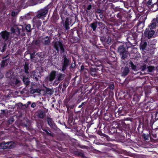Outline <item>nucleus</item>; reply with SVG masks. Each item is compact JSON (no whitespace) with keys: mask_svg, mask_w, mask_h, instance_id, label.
Segmentation results:
<instances>
[{"mask_svg":"<svg viewBox=\"0 0 158 158\" xmlns=\"http://www.w3.org/2000/svg\"><path fill=\"white\" fill-rule=\"evenodd\" d=\"M98 22L97 21H95L90 24V27L92 29L93 31H96L97 27L98 26Z\"/></svg>","mask_w":158,"mask_h":158,"instance_id":"393cba45","label":"nucleus"},{"mask_svg":"<svg viewBox=\"0 0 158 158\" xmlns=\"http://www.w3.org/2000/svg\"><path fill=\"white\" fill-rule=\"evenodd\" d=\"M36 109H39L43 107V104L41 102H37L36 105Z\"/></svg>","mask_w":158,"mask_h":158,"instance_id":"49530a36","label":"nucleus"},{"mask_svg":"<svg viewBox=\"0 0 158 158\" xmlns=\"http://www.w3.org/2000/svg\"><path fill=\"white\" fill-rule=\"evenodd\" d=\"M100 40L103 44H110L111 41V39L110 35H106L103 36L101 37Z\"/></svg>","mask_w":158,"mask_h":158,"instance_id":"dca6fc26","label":"nucleus"},{"mask_svg":"<svg viewBox=\"0 0 158 158\" xmlns=\"http://www.w3.org/2000/svg\"><path fill=\"white\" fill-rule=\"evenodd\" d=\"M82 100V99L81 98H79L78 99L77 101V102H76V104H77L78 103H79Z\"/></svg>","mask_w":158,"mask_h":158,"instance_id":"0e129e2a","label":"nucleus"},{"mask_svg":"<svg viewBox=\"0 0 158 158\" xmlns=\"http://www.w3.org/2000/svg\"><path fill=\"white\" fill-rule=\"evenodd\" d=\"M31 102L30 101H28L27 102V103L24 104H23L21 103H19L18 104V105L19 107H17V109H20V107H22L23 106H24L26 108H27L29 107V106L30 105H31Z\"/></svg>","mask_w":158,"mask_h":158,"instance_id":"c85d7f7f","label":"nucleus"},{"mask_svg":"<svg viewBox=\"0 0 158 158\" xmlns=\"http://www.w3.org/2000/svg\"><path fill=\"white\" fill-rule=\"evenodd\" d=\"M130 72L129 68L127 66H125L123 69L122 73V76L125 77Z\"/></svg>","mask_w":158,"mask_h":158,"instance_id":"412c9836","label":"nucleus"},{"mask_svg":"<svg viewBox=\"0 0 158 158\" xmlns=\"http://www.w3.org/2000/svg\"><path fill=\"white\" fill-rule=\"evenodd\" d=\"M54 46L55 49L58 52L59 51V48H60L61 54L64 52V45L62 43V41L60 40L55 42L54 44Z\"/></svg>","mask_w":158,"mask_h":158,"instance_id":"9b49d317","label":"nucleus"},{"mask_svg":"<svg viewBox=\"0 0 158 158\" xmlns=\"http://www.w3.org/2000/svg\"><path fill=\"white\" fill-rule=\"evenodd\" d=\"M23 81L24 84L26 86H27L29 85L30 83V81L29 80V78L27 79H25V78H23Z\"/></svg>","mask_w":158,"mask_h":158,"instance_id":"e433bc0d","label":"nucleus"},{"mask_svg":"<svg viewBox=\"0 0 158 158\" xmlns=\"http://www.w3.org/2000/svg\"><path fill=\"white\" fill-rule=\"evenodd\" d=\"M42 42L44 45H49L50 43V40L49 37L47 36L42 39Z\"/></svg>","mask_w":158,"mask_h":158,"instance_id":"5701e85b","label":"nucleus"},{"mask_svg":"<svg viewBox=\"0 0 158 158\" xmlns=\"http://www.w3.org/2000/svg\"><path fill=\"white\" fill-rule=\"evenodd\" d=\"M95 89H92L91 90V91H90V93H91V95H92V96H93V94L95 95Z\"/></svg>","mask_w":158,"mask_h":158,"instance_id":"13d9d810","label":"nucleus"},{"mask_svg":"<svg viewBox=\"0 0 158 158\" xmlns=\"http://www.w3.org/2000/svg\"><path fill=\"white\" fill-rule=\"evenodd\" d=\"M10 59V58L2 60L1 64V68H3L4 67L7 66L9 61Z\"/></svg>","mask_w":158,"mask_h":158,"instance_id":"4be33fe9","label":"nucleus"},{"mask_svg":"<svg viewBox=\"0 0 158 158\" xmlns=\"http://www.w3.org/2000/svg\"><path fill=\"white\" fill-rule=\"evenodd\" d=\"M65 76V74L60 73L58 74L56 80H57V81H60L64 79Z\"/></svg>","mask_w":158,"mask_h":158,"instance_id":"bb28decb","label":"nucleus"},{"mask_svg":"<svg viewBox=\"0 0 158 158\" xmlns=\"http://www.w3.org/2000/svg\"><path fill=\"white\" fill-rule=\"evenodd\" d=\"M45 92L47 94H48L50 95H51L52 94V90L50 89H49L48 88H46V90Z\"/></svg>","mask_w":158,"mask_h":158,"instance_id":"c03bdc74","label":"nucleus"},{"mask_svg":"<svg viewBox=\"0 0 158 158\" xmlns=\"http://www.w3.org/2000/svg\"><path fill=\"white\" fill-rule=\"evenodd\" d=\"M36 55L40 58L44 59V54L43 52H38L36 54Z\"/></svg>","mask_w":158,"mask_h":158,"instance_id":"37998d69","label":"nucleus"},{"mask_svg":"<svg viewBox=\"0 0 158 158\" xmlns=\"http://www.w3.org/2000/svg\"><path fill=\"white\" fill-rule=\"evenodd\" d=\"M141 97V95L135 94L134 95L133 97L131 98L132 100L131 101L132 105L134 106L136 105L139 102Z\"/></svg>","mask_w":158,"mask_h":158,"instance_id":"f3484780","label":"nucleus"},{"mask_svg":"<svg viewBox=\"0 0 158 158\" xmlns=\"http://www.w3.org/2000/svg\"><path fill=\"white\" fill-rule=\"evenodd\" d=\"M69 18H66V19L64 23L63 26L64 27L65 30H68L69 29L70 27H69V25H70L69 23Z\"/></svg>","mask_w":158,"mask_h":158,"instance_id":"b1692460","label":"nucleus"},{"mask_svg":"<svg viewBox=\"0 0 158 158\" xmlns=\"http://www.w3.org/2000/svg\"><path fill=\"white\" fill-rule=\"evenodd\" d=\"M103 11L99 9H97L96 10L95 12L98 14H103Z\"/></svg>","mask_w":158,"mask_h":158,"instance_id":"603ef678","label":"nucleus"},{"mask_svg":"<svg viewBox=\"0 0 158 158\" xmlns=\"http://www.w3.org/2000/svg\"><path fill=\"white\" fill-rule=\"evenodd\" d=\"M33 43L35 45H38L40 44V42L39 40H33Z\"/></svg>","mask_w":158,"mask_h":158,"instance_id":"3c124183","label":"nucleus"},{"mask_svg":"<svg viewBox=\"0 0 158 158\" xmlns=\"http://www.w3.org/2000/svg\"><path fill=\"white\" fill-rule=\"evenodd\" d=\"M92 8V6L91 4H89L88 5L87 9L88 10H90Z\"/></svg>","mask_w":158,"mask_h":158,"instance_id":"69168bd1","label":"nucleus"},{"mask_svg":"<svg viewBox=\"0 0 158 158\" xmlns=\"http://www.w3.org/2000/svg\"><path fill=\"white\" fill-rule=\"evenodd\" d=\"M53 19L55 20H58L59 19V16L57 14H54L53 15Z\"/></svg>","mask_w":158,"mask_h":158,"instance_id":"864d4df0","label":"nucleus"},{"mask_svg":"<svg viewBox=\"0 0 158 158\" xmlns=\"http://www.w3.org/2000/svg\"><path fill=\"white\" fill-rule=\"evenodd\" d=\"M130 98L129 94L125 91H120L119 93L118 98L119 100H126Z\"/></svg>","mask_w":158,"mask_h":158,"instance_id":"4468645a","label":"nucleus"},{"mask_svg":"<svg viewBox=\"0 0 158 158\" xmlns=\"http://www.w3.org/2000/svg\"><path fill=\"white\" fill-rule=\"evenodd\" d=\"M31 26L30 24H28L26 26L25 29L27 32H29L31 31Z\"/></svg>","mask_w":158,"mask_h":158,"instance_id":"a18cd8bd","label":"nucleus"},{"mask_svg":"<svg viewBox=\"0 0 158 158\" xmlns=\"http://www.w3.org/2000/svg\"><path fill=\"white\" fill-rule=\"evenodd\" d=\"M71 63V59L69 58L68 56L66 55H63L60 61V65L61 67V71L65 73L67 69L70 66Z\"/></svg>","mask_w":158,"mask_h":158,"instance_id":"0eeeda50","label":"nucleus"},{"mask_svg":"<svg viewBox=\"0 0 158 158\" xmlns=\"http://www.w3.org/2000/svg\"><path fill=\"white\" fill-rule=\"evenodd\" d=\"M22 77L23 78H25V79H27V78H28V74L23 73L22 75Z\"/></svg>","mask_w":158,"mask_h":158,"instance_id":"6e6d98bb","label":"nucleus"},{"mask_svg":"<svg viewBox=\"0 0 158 158\" xmlns=\"http://www.w3.org/2000/svg\"><path fill=\"white\" fill-rule=\"evenodd\" d=\"M24 72L25 73L27 74H28L29 73V72L28 71L29 68V64L28 63L25 62L24 66Z\"/></svg>","mask_w":158,"mask_h":158,"instance_id":"f704fd0d","label":"nucleus"},{"mask_svg":"<svg viewBox=\"0 0 158 158\" xmlns=\"http://www.w3.org/2000/svg\"><path fill=\"white\" fill-rule=\"evenodd\" d=\"M123 44H126L127 46L126 48L127 50L129 48L131 47L132 45V44L131 43V42L130 41L124 43Z\"/></svg>","mask_w":158,"mask_h":158,"instance_id":"79ce46f5","label":"nucleus"},{"mask_svg":"<svg viewBox=\"0 0 158 158\" xmlns=\"http://www.w3.org/2000/svg\"><path fill=\"white\" fill-rule=\"evenodd\" d=\"M114 84H110L109 85L108 88L106 89H109V91H111L112 92H114Z\"/></svg>","mask_w":158,"mask_h":158,"instance_id":"4c0bfd02","label":"nucleus"},{"mask_svg":"<svg viewBox=\"0 0 158 158\" xmlns=\"http://www.w3.org/2000/svg\"><path fill=\"white\" fill-rule=\"evenodd\" d=\"M60 16L61 19L62 20V21L61 23V24L64 23L65 20H66V18H67L68 17H66V15L63 12L60 13Z\"/></svg>","mask_w":158,"mask_h":158,"instance_id":"7c9ffc66","label":"nucleus"},{"mask_svg":"<svg viewBox=\"0 0 158 158\" xmlns=\"http://www.w3.org/2000/svg\"><path fill=\"white\" fill-rule=\"evenodd\" d=\"M143 137L144 139L146 140H148L149 139V136L148 135H146V134H144L143 135Z\"/></svg>","mask_w":158,"mask_h":158,"instance_id":"bf43d9fd","label":"nucleus"},{"mask_svg":"<svg viewBox=\"0 0 158 158\" xmlns=\"http://www.w3.org/2000/svg\"><path fill=\"white\" fill-rule=\"evenodd\" d=\"M141 24H142V27L143 28V27L144 26V22L143 23L142 22V21H139V23L138 24V27L140 25H141Z\"/></svg>","mask_w":158,"mask_h":158,"instance_id":"680f3d73","label":"nucleus"},{"mask_svg":"<svg viewBox=\"0 0 158 158\" xmlns=\"http://www.w3.org/2000/svg\"><path fill=\"white\" fill-rule=\"evenodd\" d=\"M84 59L85 61V64H82L81 68V72L84 73L85 77H88L89 74L92 76L97 75V69L95 66H102V63L100 61H95L93 59L92 56L86 53H83Z\"/></svg>","mask_w":158,"mask_h":158,"instance_id":"f257e3e1","label":"nucleus"},{"mask_svg":"<svg viewBox=\"0 0 158 158\" xmlns=\"http://www.w3.org/2000/svg\"><path fill=\"white\" fill-rule=\"evenodd\" d=\"M135 36L133 34H130L129 35L127 38V40L128 42H131L132 40H135Z\"/></svg>","mask_w":158,"mask_h":158,"instance_id":"c756f323","label":"nucleus"},{"mask_svg":"<svg viewBox=\"0 0 158 158\" xmlns=\"http://www.w3.org/2000/svg\"><path fill=\"white\" fill-rule=\"evenodd\" d=\"M40 18L36 16L32 19L33 27H37L38 29H39V27H40L42 24L41 21L39 19Z\"/></svg>","mask_w":158,"mask_h":158,"instance_id":"ddd939ff","label":"nucleus"},{"mask_svg":"<svg viewBox=\"0 0 158 158\" xmlns=\"http://www.w3.org/2000/svg\"><path fill=\"white\" fill-rule=\"evenodd\" d=\"M20 26L21 27L17 26H15L11 27L10 28L11 33L17 36L19 35L20 34L21 31L22 30L23 28L22 25H20Z\"/></svg>","mask_w":158,"mask_h":158,"instance_id":"9d476101","label":"nucleus"},{"mask_svg":"<svg viewBox=\"0 0 158 158\" xmlns=\"http://www.w3.org/2000/svg\"><path fill=\"white\" fill-rule=\"evenodd\" d=\"M117 17L118 18L122 20V22L121 23V26L118 27L119 29L122 31L124 32L126 31H127V28L128 27V25L126 22H125V20L127 18V15L125 12L124 11H121L118 12L117 15ZM120 26L119 25L118 27Z\"/></svg>","mask_w":158,"mask_h":158,"instance_id":"20e7f679","label":"nucleus"},{"mask_svg":"<svg viewBox=\"0 0 158 158\" xmlns=\"http://www.w3.org/2000/svg\"><path fill=\"white\" fill-rule=\"evenodd\" d=\"M76 77H74L72 79V81H73V85H75L76 83Z\"/></svg>","mask_w":158,"mask_h":158,"instance_id":"052dcab7","label":"nucleus"},{"mask_svg":"<svg viewBox=\"0 0 158 158\" xmlns=\"http://www.w3.org/2000/svg\"><path fill=\"white\" fill-rule=\"evenodd\" d=\"M72 33L73 36H75V34H77L78 37L80 39L81 38L83 35V31L81 29H77L76 28L73 29L72 31Z\"/></svg>","mask_w":158,"mask_h":158,"instance_id":"a211bd4d","label":"nucleus"},{"mask_svg":"<svg viewBox=\"0 0 158 158\" xmlns=\"http://www.w3.org/2000/svg\"><path fill=\"white\" fill-rule=\"evenodd\" d=\"M40 73L37 72H34L32 76V77L34 80L36 81H37L39 78H40V77L39 75Z\"/></svg>","mask_w":158,"mask_h":158,"instance_id":"a878e982","label":"nucleus"},{"mask_svg":"<svg viewBox=\"0 0 158 158\" xmlns=\"http://www.w3.org/2000/svg\"><path fill=\"white\" fill-rule=\"evenodd\" d=\"M147 4L148 5H151L152 6L153 5L152 2V0H149L147 2Z\"/></svg>","mask_w":158,"mask_h":158,"instance_id":"4d7b16f0","label":"nucleus"},{"mask_svg":"<svg viewBox=\"0 0 158 158\" xmlns=\"http://www.w3.org/2000/svg\"><path fill=\"white\" fill-rule=\"evenodd\" d=\"M75 66L76 64L75 63H72L71 64H70V66H69V69H73L75 67Z\"/></svg>","mask_w":158,"mask_h":158,"instance_id":"5fc2aeb1","label":"nucleus"},{"mask_svg":"<svg viewBox=\"0 0 158 158\" xmlns=\"http://www.w3.org/2000/svg\"><path fill=\"white\" fill-rule=\"evenodd\" d=\"M126 61H127V64H128V63H129V66L131 67V69L132 70H133L134 71H135L137 70V67L136 65H135L133 64V62H132V61H131L130 60H128L127 59V58Z\"/></svg>","mask_w":158,"mask_h":158,"instance_id":"aec40b11","label":"nucleus"},{"mask_svg":"<svg viewBox=\"0 0 158 158\" xmlns=\"http://www.w3.org/2000/svg\"><path fill=\"white\" fill-rule=\"evenodd\" d=\"M14 82H15V85L19 86L20 85V81L19 80L17 79H15L14 81Z\"/></svg>","mask_w":158,"mask_h":158,"instance_id":"de8ad7c7","label":"nucleus"},{"mask_svg":"<svg viewBox=\"0 0 158 158\" xmlns=\"http://www.w3.org/2000/svg\"><path fill=\"white\" fill-rule=\"evenodd\" d=\"M44 116V114L43 112H40V114L39 115V117L41 118H43Z\"/></svg>","mask_w":158,"mask_h":158,"instance_id":"338daca9","label":"nucleus"},{"mask_svg":"<svg viewBox=\"0 0 158 158\" xmlns=\"http://www.w3.org/2000/svg\"><path fill=\"white\" fill-rule=\"evenodd\" d=\"M56 71L55 70L51 71L48 76L47 77V80L50 82L53 81L56 78Z\"/></svg>","mask_w":158,"mask_h":158,"instance_id":"6ab92c4d","label":"nucleus"},{"mask_svg":"<svg viewBox=\"0 0 158 158\" xmlns=\"http://www.w3.org/2000/svg\"><path fill=\"white\" fill-rule=\"evenodd\" d=\"M63 106H65L67 109H74L77 106V104L75 100H72L70 99L68 101H64V103H63Z\"/></svg>","mask_w":158,"mask_h":158,"instance_id":"6e6552de","label":"nucleus"},{"mask_svg":"<svg viewBox=\"0 0 158 158\" xmlns=\"http://www.w3.org/2000/svg\"><path fill=\"white\" fill-rule=\"evenodd\" d=\"M140 69L142 71H144L147 69V65L146 64H143L140 66Z\"/></svg>","mask_w":158,"mask_h":158,"instance_id":"09e8293b","label":"nucleus"},{"mask_svg":"<svg viewBox=\"0 0 158 158\" xmlns=\"http://www.w3.org/2000/svg\"><path fill=\"white\" fill-rule=\"evenodd\" d=\"M36 103H35V102H33L31 104V107L32 108H34L35 107V106H36Z\"/></svg>","mask_w":158,"mask_h":158,"instance_id":"e2e57ef3","label":"nucleus"},{"mask_svg":"<svg viewBox=\"0 0 158 158\" xmlns=\"http://www.w3.org/2000/svg\"><path fill=\"white\" fill-rule=\"evenodd\" d=\"M6 10V7L5 6H3L2 7V11L3 12L5 11Z\"/></svg>","mask_w":158,"mask_h":158,"instance_id":"774afa93","label":"nucleus"},{"mask_svg":"<svg viewBox=\"0 0 158 158\" xmlns=\"http://www.w3.org/2000/svg\"><path fill=\"white\" fill-rule=\"evenodd\" d=\"M41 91V90L39 88H36L35 89H32L31 91V94H34L35 93L40 94Z\"/></svg>","mask_w":158,"mask_h":158,"instance_id":"58836bf2","label":"nucleus"},{"mask_svg":"<svg viewBox=\"0 0 158 158\" xmlns=\"http://www.w3.org/2000/svg\"><path fill=\"white\" fill-rule=\"evenodd\" d=\"M151 90L150 89H146L145 90V101L147 102L146 104L143 103V109H151L155 104L153 103L154 102L153 99L151 96Z\"/></svg>","mask_w":158,"mask_h":158,"instance_id":"423d86ee","label":"nucleus"},{"mask_svg":"<svg viewBox=\"0 0 158 158\" xmlns=\"http://www.w3.org/2000/svg\"><path fill=\"white\" fill-rule=\"evenodd\" d=\"M69 83L67 81H64L63 84V89H65L67 86L68 85Z\"/></svg>","mask_w":158,"mask_h":158,"instance_id":"8fccbe9b","label":"nucleus"},{"mask_svg":"<svg viewBox=\"0 0 158 158\" xmlns=\"http://www.w3.org/2000/svg\"><path fill=\"white\" fill-rule=\"evenodd\" d=\"M88 105V101H87L86 102H82L81 105L78 106V108H82V109L85 107H86Z\"/></svg>","mask_w":158,"mask_h":158,"instance_id":"c9c22d12","label":"nucleus"},{"mask_svg":"<svg viewBox=\"0 0 158 158\" xmlns=\"http://www.w3.org/2000/svg\"><path fill=\"white\" fill-rule=\"evenodd\" d=\"M10 34V32L6 30L2 31L0 33V49L2 52H4L6 48Z\"/></svg>","mask_w":158,"mask_h":158,"instance_id":"7ed1b4c3","label":"nucleus"},{"mask_svg":"<svg viewBox=\"0 0 158 158\" xmlns=\"http://www.w3.org/2000/svg\"><path fill=\"white\" fill-rule=\"evenodd\" d=\"M147 68L148 72V73H151L154 70L155 67L153 66L149 65L148 66Z\"/></svg>","mask_w":158,"mask_h":158,"instance_id":"ea45409f","label":"nucleus"},{"mask_svg":"<svg viewBox=\"0 0 158 158\" xmlns=\"http://www.w3.org/2000/svg\"><path fill=\"white\" fill-rule=\"evenodd\" d=\"M97 28L100 34L104 33L105 31L106 32L107 30V27L103 23L101 22H98V26Z\"/></svg>","mask_w":158,"mask_h":158,"instance_id":"f8f14e48","label":"nucleus"},{"mask_svg":"<svg viewBox=\"0 0 158 158\" xmlns=\"http://www.w3.org/2000/svg\"><path fill=\"white\" fill-rule=\"evenodd\" d=\"M156 22H154L153 21H152L151 23L150 24V25H149L148 28L149 29L152 30V29H154L156 27Z\"/></svg>","mask_w":158,"mask_h":158,"instance_id":"2f4dec72","label":"nucleus"},{"mask_svg":"<svg viewBox=\"0 0 158 158\" xmlns=\"http://www.w3.org/2000/svg\"><path fill=\"white\" fill-rule=\"evenodd\" d=\"M108 89H106L103 92H99L98 93V96H96L94 98H93L91 100L90 102H92L93 101L94 102V104L96 103L98 105L100 102V100L102 102L104 98H105V101L102 103V106L101 109H105L106 108L109 109V106L107 105L108 101H106V100H111L113 98L114 92L109 91ZM90 104V101H89Z\"/></svg>","mask_w":158,"mask_h":158,"instance_id":"f03ea898","label":"nucleus"},{"mask_svg":"<svg viewBox=\"0 0 158 158\" xmlns=\"http://www.w3.org/2000/svg\"><path fill=\"white\" fill-rule=\"evenodd\" d=\"M36 55H35V53L34 52L30 54L31 59L35 62L39 61V60L38 59H36V57H35Z\"/></svg>","mask_w":158,"mask_h":158,"instance_id":"473e14b6","label":"nucleus"},{"mask_svg":"<svg viewBox=\"0 0 158 158\" xmlns=\"http://www.w3.org/2000/svg\"><path fill=\"white\" fill-rule=\"evenodd\" d=\"M14 144L12 142H7L6 143H5V146L6 147V148H11L12 147L11 146L12 144Z\"/></svg>","mask_w":158,"mask_h":158,"instance_id":"a19ab883","label":"nucleus"},{"mask_svg":"<svg viewBox=\"0 0 158 158\" xmlns=\"http://www.w3.org/2000/svg\"><path fill=\"white\" fill-rule=\"evenodd\" d=\"M49 5H47L44 8L39 10L37 14V17L39 18H41L43 16H45L48 12V9L49 8Z\"/></svg>","mask_w":158,"mask_h":158,"instance_id":"1a4fd4ad","label":"nucleus"},{"mask_svg":"<svg viewBox=\"0 0 158 158\" xmlns=\"http://www.w3.org/2000/svg\"><path fill=\"white\" fill-rule=\"evenodd\" d=\"M81 39L75 37L73 35V37L71 39L70 41L72 43H79Z\"/></svg>","mask_w":158,"mask_h":158,"instance_id":"cd10ccee","label":"nucleus"},{"mask_svg":"<svg viewBox=\"0 0 158 158\" xmlns=\"http://www.w3.org/2000/svg\"><path fill=\"white\" fill-rule=\"evenodd\" d=\"M126 46L125 44H123L119 46L118 48V52L121 56L122 62L124 65L127 64L126 59L128 55V52L126 48Z\"/></svg>","mask_w":158,"mask_h":158,"instance_id":"39448f33","label":"nucleus"},{"mask_svg":"<svg viewBox=\"0 0 158 158\" xmlns=\"http://www.w3.org/2000/svg\"><path fill=\"white\" fill-rule=\"evenodd\" d=\"M154 33V31L150 29L149 28H147L144 31V35L146 37L149 39L152 37Z\"/></svg>","mask_w":158,"mask_h":158,"instance_id":"2eb2a0df","label":"nucleus"},{"mask_svg":"<svg viewBox=\"0 0 158 158\" xmlns=\"http://www.w3.org/2000/svg\"><path fill=\"white\" fill-rule=\"evenodd\" d=\"M147 46V43L146 42H144L143 43L140 44V50L144 51L145 50Z\"/></svg>","mask_w":158,"mask_h":158,"instance_id":"72a5a7b5","label":"nucleus"}]
</instances>
